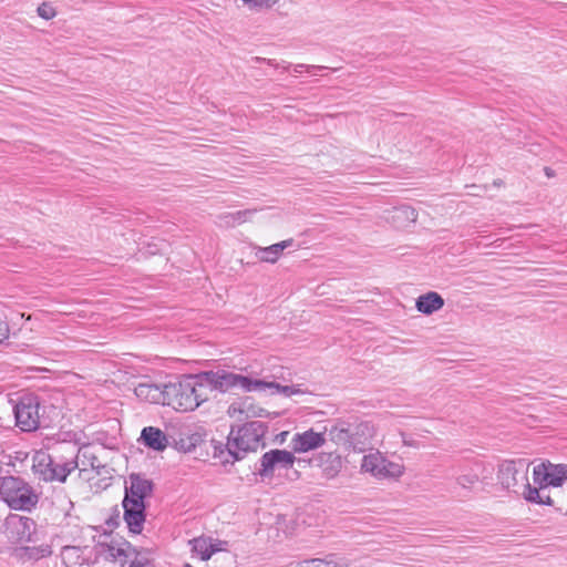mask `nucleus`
I'll list each match as a JSON object with an SVG mask.
<instances>
[{
	"mask_svg": "<svg viewBox=\"0 0 567 567\" xmlns=\"http://www.w3.org/2000/svg\"><path fill=\"white\" fill-rule=\"evenodd\" d=\"M255 61H256L257 63L265 62V63H267L268 65H271V66L278 68V64L276 63V61H275V60H271V59H266V58L256 56V58H255Z\"/></svg>",
	"mask_w": 567,
	"mask_h": 567,
	"instance_id": "36",
	"label": "nucleus"
},
{
	"mask_svg": "<svg viewBox=\"0 0 567 567\" xmlns=\"http://www.w3.org/2000/svg\"><path fill=\"white\" fill-rule=\"evenodd\" d=\"M165 384L163 386L154 383H140L135 386V395L145 402L163 404L165 401Z\"/></svg>",
	"mask_w": 567,
	"mask_h": 567,
	"instance_id": "17",
	"label": "nucleus"
},
{
	"mask_svg": "<svg viewBox=\"0 0 567 567\" xmlns=\"http://www.w3.org/2000/svg\"><path fill=\"white\" fill-rule=\"evenodd\" d=\"M126 486H128V488H133V491L137 495H140L142 499H145L146 497L151 496L152 491H153L152 481L147 480L146 477L142 476L141 474H135V473H133L128 476Z\"/></svg>",
	"mask_w": 567,
	"mask_h": 567,
	"instance_id": "24",
	"label": "nucleus"
},
{
	"mask_svg": "<svg viewBox=\"0 0 567 567\" xmlns=\"http://www.w3.org/2000/svg\"><path fill=\"white\" fill-rule=\"evenodd\" d=\"M298 567H350L347 558L329 554L324 558L306 559L298 564Z\"/></svg>",
	"mask_w": 567,
	"mask_h": 567,
	"instance_id": "22",
	"label": "nucleus"
},
{
	"mask_svg": "<svg viewBox=\"0 0 567 567\" xmlns=\"http://www.w3.org/2000/svg\"><path fill=\"white\" fill-rule=\"evenodd\" d=\"M199 377H186L179 382L165 384L164 405L177 411H193L206 400Z\"/></svg>",
	"mask_w": 567,
	"mask_h": 567,
	"instance_id": "2",
	"label": "nucleus"
},
{
	"mask_svg": "<svg viewBox=\"0 0 567 567\" xmlns=\"http://www.w3.org/2000/svg\"><path fill=\"white\" fill-rule=\"evenodd\" d=\"M322 466L326 477L333 478L342 468V458L340 455L329 454Z\"/></svg>",
	"mask_w": 567,
	"mask_h": 567,
	"instance_id": "29",
	"label": "nucleus"
},
{
	"mask_svg": "<svg viewBox=\"0 0 567 567\" xmlns=\"http://www.w3.org/2000/svg\"><path fill=\"white\" fill-rule=\"evenodd\" d=\"M534 482L540 487L560 486L567 480L566 464H538L533 471Z\"/></svg>",
	"mask_w": 567,
	"mask_h": 567,
	"instance_id": "11",
	"label": "nucleus"
},
{
	"mask_svg": "<svg viewBox=\"0 0 567 567\" xmlns=\"http://www.w3.org/2000/svg\"><path fill=\"white\" fill-rule=\"evenodd\" d=\"M316 71L317 70H310V71H307V72L310 73V74H316Z\"/></svg>",
	"mask_w": 567,
	"mask_h": 567,
	"instance_id": "41",
	"label": "nucleus"
},
{
	"mask_svg": "<svg viewBox=\"0 0 567 567\" xmlns=\"http://www.w3.org/2000/svg\"><path fill=\"white\" fill-rule=\"evenodd\" d=\"M245 6L251 10H259L262 8H271L274 4L272 0H241Z\"/></svg>",
	"mask_w": 567,
	"mask_h": 567,
	"instance_id": "32",
	"label": "nucleus"
},
{
	"mask_svg": "<svg viewBox=\"0 0 567 567\" xmlns=\"http://www.w3.org/2000/svg\"><path fill=\"white\" fill-rule=\"evenodd\" d=\"M251 415H254V416H261V413L252 412Z\"/></svg>",
	"mask_w": 567,
	"mask_h": 567,
	"instance_id": "40",
	"label": "nucleus"
},
{
	"mask_svg": "<svg viewBox=\"0 0 567 567\" xmlns=\"http://www.w3.org/2000/svg\"><path fill=\"white\" fill-rule=\"evenodd\" d=\"M361 472L368 473L377 480H396L403 475L404 466L390 461L379 450H373L362 457Z\"/></svg>",
	"mask_w": 567,
	"mask_h": 567,
	"instance_id": "8",
	"label": "nucleus"
},
{
	"mask_svg": "<svg viewBox=\"0 0 567 567\" xmlns=\"http://www.w3.org/2000/svg\"><path fill=\"white\" fill-rule=\"evenodd\" d=\"M1 499L16 511H31L38 503V495L18 477H7L0 487Z\"/></svg>",
	"mask_w": 567,
	"mask_h": 567,
	"instance_id": "5",
	"label": "nucleus"
},
{
	"mask_svg": "<svg viewBox=\"0 0 567 567\" xmlns=\"http://www.w3.org/2000/svg\"><path fill=\"white\" fill-rule=\"evenodd\" d=\"M444 299L435 291L426 292L416 299V309L424 315H432L442 309Z\"/></svg>",
	"mask_w": 567,
	"mask_h": 567,
	"instance_id": "21",
	"label": "nucleus"
},
{
	"mask_svg": "<svg viewBox=\"0 0 567 567\" xmlns=\"http://www.w3.org/2000/svg\"><path fill=\"white\" fill-rule=\"evenodd\" d=\"M377 433L378 429L371 421L358 416L337 419L327 430L331 442L354 452H364Z\"/></svg>",
	"mask_w": 567,
	"mask_h": 567,
	"instance_id": "1",
	"label": "nucleus"
},
{
	"mask_svg": "<svg viewBox=\"0 0 567 567\" xmlns=\"http://www.w3.org/2000/svg\"><path fill=\"white\" fill-rule=\"evenodd\" d=\"M204 389L210 386L220 392H227L231 389H241L245 392H255L256 379L229 372L226 370L208 371L199 375Z\"/></svg>",
	"mask_w": 567,
	"mask_h": 567,
	"instance_id": "6",
	"label": "nucleus"
},
{
	"mask_svg": "<svg viewBox=\"0 0 567 567\" xmlns=\"http://www.w3.org/2000/svg\"><path fill=\"white\" fill-rule=\"evenodd\" d=\"M10 336V327L7 320L0 317V344Z\"/></svg>",
	"mask_w": 567,
	"mask_h": 567,
	"instance_id": "34",
	"label": "nucleus"
},
{
	"mask_svg": "<svg viewBox=\"0 0 567 567\" xmlns=\"http://www.w3.org/2000/svg\"><path fill=\"white\" fill-rule=\"evenodd\" d=\"M547 487H533L529 482L525 485L522 496L529 503L539 505H551L553 501L548 494H545Z\"/></svg>",
	"mask_w": 567,
	"mask_h": 567,
	"instance_id": "26",
	"label": "nucleus"
},
{
	"mask_svg": "<svg viewBox=\"0 0 567 567\" xmlns=\"http://www.w3.org/2000/svg\"><path fill=\"white\" fill-rule=\"evenodd\" d=\"M402 437H403V444L404 445H408V446H416L412 441H408L405 437H404V434L402 433L401 434Z\"/></svg>",
	"mask_w": 567,
	"mask_h": 567,
	"instance_id": "38",
	"label": "nucleus"
},
{
	"mask_svg": "<svg viewBox=\"0 0 567 567\" xmlns=\"http://www.w3.org/2000/svg\"><path fill=\"white\" fill-rule=\"evenodd\" d=\"M324 443V434L315 432L312 429L295 434L291 440V446L296 453H306L316 450L321 447Z\"/></svg>",
	"mask_w": 567,
	"mask_h": 567,
	"instance_id": "13",
	"label": "nucleus"
},
{
	"mask_svg": "<svg viewBox=\"0 0 567 567\" xmlns=\"http://www.w3.org/2000/svg\"><path fill=\"white\" fill-rule=\"evenodd\" d=\"M141 439L143 440L145 446L158 452L164 451L168 445L166 434L158 427L154 426L144 427L141 434Z\"/></svg>",
	"mask_w": 567,
	"mask_h": 567,
	"instance_id": "19",
	"label": "nucleus"
},
{
	"mask_svg": "<svg viewBox=\"0 0 567 567\" xmlns=\"http://www.w3.org/2000/svg\"><path fill=\"white\" fill-rule=\"evenodd\" d=\"M547 176H551V172H549V168L545 169Z\"/></svg>",
	"mask_w": 567,
	"mask_h": 567,
	"instance_id": "39",
	"label": "nucleus"
},
{
	"mask_svg": "<svg viewBox=\"0 0 567 567\" xmlns=\"http://www.w3.org/2000/svg\"><path fill=\"white\" fill-rule=\"evenodd\" d=\"M289 66H290V64L285 65V66H284V70H288V69H289Z\"/></svg>",
	"mask_w": 567,
	"mask_h": 567,
	"instance_id": "42",
	"label": "nucleus"
},
{
	"mask_svg": "<svg viewBox=\"0 0 567 567\" xmlns=\"http://www.w3.org/2000/svg\"><path fill=\"white\" fill-rule=\"evenodd\" d=\"M78 466L76 457L56 460L44 451H38L33 456L32 470L44 482L64 483Z\"/></svg>",
	"mask_w": 567,
	"mask_h": 567,
	"instance_id": "4",
	"label": "nucleus"
},
{
	"mask_svg": "<svg viewBox=\"0 0 567 567\" xmlns=\"http://www.w3.org/2000/svg\"><path fill=\"white\" fill-rule=\"evenodd\" d=\"M386 218L393 224L394 227L405 228L416 221L417 213L413 207L409 205H402L390 210Z\"/></svg>",
	"mask_w": 567,
	"mask_h": 567,
	"instance_id": "18",
	"label": "nucleus"
},
{
	"mask_svg": "<svg viewBox=\"0 0 567 567\" xmlns=\"http://www.w3.org/2000/svg\"><path fill=\"white\" fill-rule=\"evenodd\" d=\"M255 392H266L269 391L271 394H281L286 398L296 395V394H306L307 390L302 389L300 384L293 385H281L275 381H265L256 379L255 382Z\"/></svg>",
	"mask_w": 567,
	"mask_h": 567,
	"instance_id": "15",
	"label": "nucleus"
},
{
	"mask_svg": "<svg viewBox=\"0 0 567 567\" xmlns=\"http://www.w3.org/2000/svg\"><path fill=\"white\" fill-rule=\"evenodd\" d=\"M37 12L41 18L45 20H51L56 16L55 9L47 2L41 3L38 7Z\"/></svg>",
	"mask_w": 567,
	"mask_h": 567,
	"instance_id": "31",
	"label": "nucleus"
},
{
	"mask_svg": "<svg viewBox=\"0 0 567 567\" xmlns=\"http://www.w3.org/2000/svg\"><path fill=\"white\" fill-rule=\"evenodd\" d=\"M267 432V426L260 421H251L245 423L237 430L231 429L228 441L227 450L235 461L245 457L248 452H255L264 446V436Z\"/></svg>",
	"mask_w": 567,
	"mask_h": 567,
	"instance_id": "3",
	"label": "nucleus"
},
{
	"mask_svg": "<svg viewBox=\"0 0 567 567\" xmlns=\"http://www.w3.org/2000/svg\"><path fill=\"white\" fill-rule=\"evenodd\" d=\"M101 546L105 557L113 560L126 557V550L130 548V544L126 540L115 537H111L110 543L101 544Z\"/></svg>",
	"mask_w": 567,
	"mask_h": 567,
	"instance_id": "23",
	"label": "nucleus"
},
{
	"mask_svg": "<svg viewBox=\"0 0 567 567\" xmlns=\"http://www.w3.org/2000/svg\"><path fill=\"white\" fill-rule=\"evenodd\" d=\"M130 567H155L154 563L144 555H137Z\"/></svg>",
	"mask_w": 567,
	"mask_h": 567,
	"instance_id": "33",
	"label": "nucleus"
},
{
	"mask_svg": "<svg viewBox=\"0 0 567 567\" xmlns=\"http://www.w3.org/2000/svg\"><path fill=\"white\" fill-rule=\"evenodd\" d=\"M133 502L136 504L145 505L144 499H142L141 496L133 491V488H128V486L125 485V496L123 498L122 505L127 506Z\"/></svg>",
	"mask_w": 567,
	"mask_h": 567,
	"instance_id": "30",
	"label": "nucleus"
},
{
	"mask_svg": "<svg viewBox=\"0 0 567 567\" xmlns=\"http://www.w3.org/2000/svg\"><path fill=\"white\" fill-rule=\"evenodd\" d=\"M192 553L197 555L202 560L206 561L215 553L227 549V542L214 539L212 537L199 536L189 540Z\"/></svg>",
	"mask_w": 567,
	"mask_h": 567,
	"instance_id": "12",
	"label": "nucleus"
},
{
	"mask_svg": "<svg viewBox=\"0 0 567 567\" xmlns=\"http://www.w3.org/2000/svg\"><path fill=\"white\" fill-rule=\"evenodd\" d=\"M529 463L523 458L507 460L498 465L497 481L504 489L522 494L528 483Z\"/></svg>",
	"mask_w": 567,
	"mask_h": 567,
	"instance_id": "7",
	"label": "nucleus"
},
{
	"mask_svg": "<svg viewBox=\"0 0 567 567\" xmlns=\"http://www.w3.org/2000/svg\"><path fill=\"white\" fill-rule=\"evenodd\" d=\"M18 523H19V525L23 526V528H29L30 525H33V522L30 518L20 517Z\"/></svg>",
	"mask_w": 567,
	"mask_h": 567,
	"instance_id": "37",
	"label": "nucleus"
},
{
	"mask_svg": "<svg viewBox=\"0 0 567 567\" xmlns=\"http://www.w3.org/2000/svg\"><path fill=\"white\" fill-rule=\"evenodd\" d=\"M323 69H327V68L320 66V65H309V64H303V63H299L293 66V71L296 73H301L302 71L323 70Z\"/></svg>",
	"mask_w": 567,
	"mask_h": 567,
	"instance_id": "35",
	"label": "nucleus"
},
{
	"mask_svg": "<svg viewBox=\"0 0 567 567\" xmlns=\"http://www.w3.org/2000/svg\"><path fill=\"white\" fill-rule=\"evenodd\" d=\"M124 520L127 528L133 534H141L145 523V505L132 503L131 505L123 506Z\"/></svg>",
	"mask_w": 567,
	"mask_h": 567,
	"instance_id": "16",
	"label": "nucleus"
},
{
	"mask_svg": "<svg viewBox=\"0 0 567 567\" xmlns=\"http://www.w3.org/2000/svg\"><path fill=\"white\" fill-rule=\"evenodd\" d=\"M295 456L286 450H271L266 452L260 458V468L258 474L262 478L274 476L276 470H289L293 466Z\"/></svg>",
	"mask_w": 567,
	"mask_h": 567,
	"instance_id": "10",
	"label": "nucleus"
},
{
	"mask_svg": "<svg viewBox=\"0 0 567 567\" xmlns=\"http://www.w3.org/2000/svg\"><path fill=\"white\" fill-rule=\"evenodd\" d=\"M480 481L477 471L474 467L464 468L455 477V483L462 489L471 491Z\"/></svg>",
	"mask_w": 567,
	"mask_h": 567,
	"instance_id": "27",
	"label": "nucleus"
},
{
	"mask_svg": "<svg viewBox=\"0 0 567 567\" xmlns=\"http://www.w3.org/2000/svg\"><path fill=\"white\" fill-rule=\"evenodd\" d=\"M91 554L87 547L65 546L61 558L65 567H90Z\"/></svg>",
	"mask_w": 567,
	"mask_h": 567,
	"instance_id": "14",
	"label": "nucleus"
},
{
	"mask_svg": "<svg viewBox=\"0 0 567 567\" xmlns=\"http://www.w3.org/2000/svg\"><path fill=\"white\" fill-rule=\"evenodd\" d=\"M51 553V546L48 544L25 546L17 549V555L23 560H39L50 556Z\"/></svg>",
	"mask_w": 567,
	"mask_h": 567,
	"instance_id": "25",
	"label": "nucleus"
},
{
	"mask_svg": "<svg viewBox=\"0 0 567 567\" xmlns=\"http://www.w3.org/2000/svg\"><path fill=\"white\" fill-rule=\"evenodd\" d=\"M184 567H193L192 565L189 564H185Z\"/></svg>",
	"mask_w": 567,
	"mask_h": 567,
	"instance_id": "43",
	"label": "nucleus"
},
{
	"mask_svg": "<svg viewBox=\"0 0 567 567\" xmlns=\"http://www.w3.org/2000/svg\"><path fill=\"white\" fill-rule=\"evenodd\" d=\"M256 212V209H245L236 213H228L220 215L219 219L226 226H235L247 221Z\"/></svg>",
	"mask_w": 567,
	"mask_h": 567,
	"instance_id": "28",
	"label": "nucleus"
},
{
	"mask_svg": "<svg viewBox=\"0 0 567 567\" xmlns=\"http://www.w3.org/2000/svg\"><path fill=\"white\" fill-rule=\"evenodd\" d=\"M293 245V239H286L280 243L270 245L268 247H259L257 249L256 256L260 261L264 262H276L281 256L282 251L286 248H289Z\"/></svg>",
	"mask_w": 567,
	"mask_h": 567,
	"instance_id": "20",
	"label": "nucleus"
},
{
	"mask_svg": "<svg viewBox=\"0 0 567 567\" xmlns=\"http://www.w3.org/2000/svg\"><path fill=\"white\" fill-rule=\"evenodd\" d=\"M40 402L38 396H22L14 408L17 425L25 432L35 431L40 425Z\"/></svg>",
	"mask_w": 567,
	"mask_h": 567,
	"instance_id": "9",
	"label": "nucleus"
}]
</instances>
